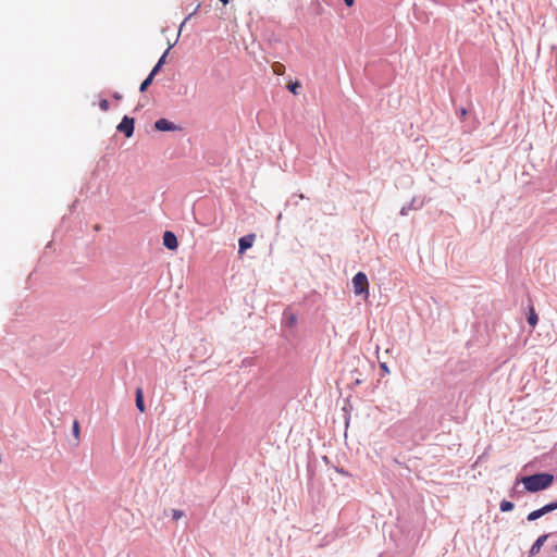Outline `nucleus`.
Instances as JSON below:
<instances>
[{
    "label": "nucleus",
    "mask_w": 557,
    "mask_h": 557,
    "mask_svg": "<svg viewBox=\"0 0 557 557\" xmlns=\"http://www.w3.org/2000/svg\"><path fill=\"white\" fill-rule=\"evenodd\" d=\"M99 107L102 111H108L109 110V102L107 99H102L100 102H99Z\"/></svg>",
    "instance_id": "nucleus-19"
},
{
    "label": "nucleus",
    "mask_w": 557,
    "mask_h": 557,
    "mask_svg": "<svg viewBox=\"0 0 557 557\" xmlns=\"http://www.w3.org/2000/svg\"><path fill=\"white\" fill-rule=\"evenodd\" d=\"M459 114H460V117H461V119H465V117H466V115H467V110H466L465 108H461V109L459 110Z\"/></svg>",
    "instance_id": "nucleus-23"
},
{
    "label": "nucleus",
    "mask_w": 557,
    "mask_h": 557,
    "mask_svg": "<svg viewBox=\"0 0 557 557\" xmlns=\"http://www.w3.org/2000/svg\"><path fill=\"white\" fill-rule=\"evenodd\" d=\"M114 98L120 100L121 99V95L120 94H114Z\"/></svg>",
    "instance_id": "nucleus-26"
},
{
    "label": "nucleus",
    "mask_w": 557,
    "mask_h": 557,
    "mask_svg": "<svg viewBox=\"0 0 557 557\" xmlns=\"http://www.w3.org/2000/svg\"><path fill=\"white\" fill-rule=\"evenodd\" d=\"M297 323V317L294 313L286 314V324L293 327Z\"/></svg>",
    "instance_id": "nucleus-14"
},
{
    "label": "nucleus",
    "mask_w": 557,
    "mask_h": 557,
    "mask_svg": "<svg viewBox=\"0 0 557 557\" xmlns=\"http://www.w3.org/2000/svg\"><path fill=\"white\" fill-rule=\"evenodd\" d=\"M169 50H170V48H168L166 51L163 53V55L159 59V61H158L159 66H162L164 64Z\"/></svg>",
    "instance_id": "nucleus-20"
},
{
    "label": "nucleus",
    "mask_w": 557,
    "mask_h": 557,
    "mask_svg": "<svg viewBox=\"0 0 557 557\" xmlns=\"http://www.w3.org/2000/svg\"><path fill=\"white\" fill-rule=\"evenodd\" d=\"M543 516L557 509V502H554V503H550V504H547L545 506H543L542 508H540Z\"/></svg>",
    "instance_id": "nucleus-11"
},
{
    "label": "nucleus",
    "mask_w": 557,
    "mask_h": 557,
    "mask_svg": "<svg viewBox=\"0 0 557 557\" xmlns=\"http://www.w3.org/2000/svg\"><path fill=\"white\" fill-rule=\"evenodd\" d=\"M537 321H539V318H537V314L535 313V310L533 307L530 308V312H529V315H528V323L531 325V326H535L537 324Z\"/></svg>",
    "instance_id": "nucleus-9"
},
{
    "label": "nucleus",
    "mask_w": 557,
    "mask_h": 557,
    "mask_svg": "<svg viewBox=\"0 0 557 557\" xmlns=\"http://www.w3.org/2000/svg\"><path fill=\"white\" fill-rule=\"evenodd\" d=\"M546 540H547V535H546V534H545V535L540 536V537L534 542V544L532 545V547H531V549H530V554H531V555H535V554H537V553L541 550V548H542V546H543V544L545 543V541H546Z\"/></svg>",
    "instance_id": "nucleus-7"
},
{
    "label": "nucleus",
    "mask_w": 557,
    "mask_h": 557,
    "mask_svg": "<svg viewBox=\"0 0 557 557\" xmlns=\"http://www.w3.org/2000/svg\"><path fill=\"white\" fill-rule=\"evenodd\" d=\"M79 434H81L79 423L77 420H75L73 423V435L75 436L76 440H79Z\"/></svg>",
    "instance_id": "nucleus-16"
},
{
    "label": "nucleus",
    "mask_w": 557,
    "mask_h": 557,
    "mask_svg": "<svg viewBox=\"0 0 557 557\" xmlns=\"http://www.w3.org/2000/svg\"><path fill=\"white\" fill-rule=\"evenodd\" d=\"M199 8H200V3H198V4L196 5V8H195L194 12H193V13H191V14H190V15H189L185 21H187V20H188V18H189L194 13H196V12L199 10Z\"/></svg>",
    "instance_id": "nucleus-25"
},
{
    "label": "nucleus",
    "mask_w": 557,
    "mask_h": 557,
    "mask_svg": "<svg viewBox=\"0 0 557 557\" xmlns=\"http://www.w3.org/2000/svg\"><path fill=\"white\" fill-rule=\"evenodd\" d=\"M163 245L170 250H175L178 247V242L175 234L170 231L164 232Z\"/></svg>",
    "instance_id": "nucleus-4"
},
{
    "label": "nucleus",
    "mask_w": 557,
    "mask_h": 557,
    "mask_svg": "<svg viewBox=\"0 0 557 557\" xmlns=\"http://www.w3.org/2000/svg\"><path fill=\"white\" fill-rule=\"evenodd\" d=\"M255 238H256L255 234H249V235H246V236H243L242 238H239V242H238L239 250H238V252L240 255H243L248 248H250L253 245Z\"/></svg>",
    "instance_id": "nucleus-5"
},
{
    "label": "nucleus",
    "mask_w": 557,
    "mask_h": 557,
    "mask_svg": "<svg viewBox=\"0 0 557 557\" xmlns=\"http://www.w3.org/2000/svg\"><path fill=\"white\" fill-rule=\"evenodd\" d=\"M153 77L152 75H148V77L140 84L139 90L144 92L152 83Z\"/></svg>",
    "instance_id": "nucleus-13"
},
{
    "label": "nucleus",
    "mask_w": 557,
    "mask_h": 557,
    "mask_svg": "<svg viewBox=\"0 0 557 557\" xmlns=\"http://www.w3.org/2000/svg\"><path fill=\"white\" fill-rule=\"evenodd\" d=\"M521 482L528 492L534 493L548 488L554 482V475L550 473H536L533 475L523 476Z\"/></svg>",
    "instance_id": "nucleus-1"
},
{
    "label": "nucleus",
    "mask_w": 557,
    "mask_h": 557,
    "mask_svg": "<svg viewBox=\"0 0 557 557\" xmlns=\"http://www.w3.org/2000/svg\"><path fill=\"white\" fill-rule=\"evenodd\" d=\"M380 368H381V370H382L384 373H389V369H388V367H387V364H386L385 362H382V363L380 364Z\"/></svg>",
    "instance_id": "nucleus-22"
},
{
    "label": "nucleus",
    "mask_w": 557,
    "mask_h": 557,
    "mask_svg": "<svg viewBox=\"0 0 557 557\" xmlns=\"http://www.w3.org/2000/svg\"><path fill=\"white\" fill-rule=\"evenodd\" d=\"M117 129L126 137H131L134 133V119L125 115L117 125Z\"/></svg>",
    "instance_id": "nucleus-3"
},
{
    "label": "nucleus",
    "mask_w": 557,
    "mask_h": 557,
    "mask_svg": "<svg viewBox=\"0 0 557 557\" xmlns=\"http://www.w3.org/2000/svg\"><path fill=\"white\" fill-rule=\"evenodd\" d=\"M183 516H184V512L182 510H178V509H173L172 510V517H173L174 520H178Z\"/></svg>",
    "instance_id": "nucleus-18"
},
{
    "label": "nucleus",
    "mask_w": 557,
    "mask_h": 557,
    "mask_svg": "<svg viewBox=\"0 0 557 557\" xmlns=\"http://www.w3.org/2000/svg\"><path fill=\"white\" fill-rule=\"evenodd\" d=\"M352 286L356 295L364 294V297L369 296V282L367 275L363 272H358L352 277Z\"/></svg>",
    "instance_id": "nucleus-2"
},
{
    "label": "nucleus",
    "mask_w": 557,
    "mask_h": 557,
    "mask_svg": "<svg viewBox=\"0 0 557 557\" xmlns=\"http://www.w3.org/2000/svg\"><path fill=\"white\" fill-rule=\"evenodd\" d=\"M136 407L137 409L140 411V412H145L146 410V407H145V403H144V394H143V389L141 388H137L136 389Z\"/></svg>",
    "instance_id": "nucleus-8"
},
{
    "label": "nucleus",
    "mask_w": 557,
    "mask_h": 557,
    "mask_svg": "<svg viewBox=\"0 0 557 557\" xmlns=\"http://www.w3.org/2000/svg\"><path fill=\"white\" fill-rule=\"evenodd\" d=\"M224 5L228 3L230 0H220Z\"/></svg>",
    "instance_id": "nucleus-27"
},
{
    "label": "nucleus",
    "mask_w": 557,
    "mask_h": 557,
    "mask_svg": "<svg viewBox=\"0 0 557 557\" xmlns=\"http://www.w3.org/2000/svg\"><path fill=\"white\" fill-rule=\"evenodd\" d=\"M344 2H345V4H346L347 7H352V5H354V3H355V0H344Z\"/></svg>",
    "instance_id": "nucleus-24"
},
{
    "label": "nucleus",
    "mask_w": 557,
    "mask_h": 557,
    "mask_svg": "<svg viewBox=\"0 0 557 557\" xmlns=\"http://www.w3.org/2000/svg\"><path fill=\"white\" fill-rule=\"evenodd\" d=\"M161 67H162V66H159V64L157 63V64L154 65V67L152 69V71L150 72V74H149V75H152V77H154V76L159 73V71L161 70Z\"/></svg>",
    "instance_id": "nucleus-21"
},
{
    "label": "nucleus",
    "mask_w": 557,
    "mask_h": 557,
    "mask_svg": "<svg viewBox=\"0 0 557 557\" xmlns=\"http://www.w3.org/2000/svg\"><path fill=\"white\" fill-rule=\"evenodd\" d=\"M300 87V84L298 82L288 84V89L294 94H298V88Z\"/></svg>",
    "instance_id": "nucleus-17"
},
{
    "label": "nucleus",
    "mask_w": 557,
    "mask_h": 557,
    "mask_svg": "<svg viewBox=\"0 0 557 557\" xmlns=\"http://www.w3.org/2000/svg\"><path fill=\"white\" fill-rule=\"evenodd\" d=\"M154 127H156V129H158L160 132H170V131H176L177 129V126L175 124H173L172 122H170L169 120H166V119H159L154 123Z\"/></svg>",
    "instance_id": "nucleus-6"
},
{
    "label": "nucleus",
    "mask_w": 557,
    "mask_h": 557,
    "mask_svg": "<svg viewBox=\"0 0 557 557\" xmlns=\"http://www.w3.org/2000/svg\"><path fill=\"white\" fill-rule=\"evenodd\" d=\"M543 516L541 509L534 510L528 515L529 521H534Z\"/></svg>",
    "instance_id": "nucleus-15"
},
{
    "label": "nucleus",
    "mask_w": 557,
    "mask_h": 557,
    "mask_svg": "<svg viewBox=\"0 0 557 557\" xmlns=\"http://www.w3.org/2000/svg\"><path fill=\"white\" fill-rule=\"evenodd\" d=\"M272 71L275 75H283L285 73V66L281 62H274L272 64Z\"/></svg>",
    "instance_id": "nucleus-10"
},
{
    "label": "nucleus",
    "mask_w": 557,
    "mask_h": 557,
    "mask_svg": "<svg viewBox=\"0 0 557 557\" xmlns=\"http://www.w3.org/2000/svg\"><path fill=\"white\" fill-rule=\"evenodd\" d=\"M499 508L503 512H507L513 509V504L509 500H503L499 505Z\"/></svg>",
    "instance_id": "nucleus-12"
}]
</instances>
